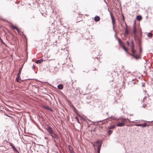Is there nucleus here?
Masks as SVG:
<instances>
[{
	"label": "nucleus",
	"mask_w": 153,
	"mask_h": 153,
	"mask_svg": "<svg viewBox=\"0 0 153 153\" xmlns=\"http://www.w3.org/2000/svg\"><path fill=\"white\" fill-rule=\"evenodd\" d=\"M20 74H18L17 75V76L16 78V81L18 82H19V83H20L21 82H20L19 81V78H20V76H19V75Z\"/></svg>",
	"instance_id": "obj_14"
},
{
	"label": "nucleus",
	"mask_w": 153,
	"mask_h": 153,
	"mask_svg": "<svg viewBox=\"0 0 153 153\" xmlns=\"http://www.w3.org/2000/svg\"><path fill=\"white\" fill-rule=\"evenodd\" d=\"M33 68H34V65L33 66Z\"/></svg>",
	"instance_id": "obj_37"
},
{
	"label": "nucleus",
	"mask_w": 153,
	"mask_h": 153,
	"mask_svg": "<svg viewBox=\"0 0 153 153\" xmlns=\"http://www.w3.org/2000/svg\"><path fill=\"white\" fill-rule=\"evenodd\" d=\"M126 27L127 26V25H126Z\"/></svg>",
	"instance_id": "obj_39"
},
{
	"label": "nucleus",
	"mask_w": 153,
	"mask_h": 153,
	"mask_svg": "<svg viewBox=\"0 0 153 153\" xmlns=\"http://www.w3.org/2000/svg\"><path fill=\"white\" fill-rule=\"evenodd\" d=\"M112 132V130H109L108 131V133L109 135H110Z\"/></svg>",
	"instance_id": "obj_28"
},
{
	"label": "nucleus",
	"mask_w": 153,
	"mask_h": 153,
	"mask_svg": "<svg viewBox=\"0 0 153 153\" xmlns=\"http://www.w3.org/2000/svg\"><path fill=\"white\" fill-rule=\"evenodd\" d=\"M33 68H34V65L33 66Z\"/></svg>",
	"instance_id": "obj_38"
},
{
	"label": "nucleus",
	"mask_w": 153,
	"mask_h": 153,
	"mask_svg": "<svg viewBox=\"0 0 153 153\" xmlns=\"http://www.w3.org/2000/svg\"><path fill=\"white\" fill-rule=\"evenodd\" d=\"M128 30L127 28H126V30H125V35H128Z\"/></svg>",
	"instance_id": "obj_22"
},
{
	"label": "nucleus",
	"mask_w": 153,
	"mask_h": 153,
	"mask_svg": "<svg viewBox=\"0 0 153 153\" xmlns=\"http://www.w3.org/2000/svg\"><path fill=\"white\" fill-rule=\"evenodd\" d=\"M116 126L118 127H123L125 126V124L123 123H119L117 124Z\"/></svg>",
	"instance_id": "obj_9"
},
{
	"label": "nucleus",
	"mask_w": 153,
	"mask_h": 153,
	"mask_svg": "<svg viewBox=\"0 0 153 153\" xmlns=\"http://www.w3.org/2000/svg\"><path fill=\"white\" fill-rule=\"evenodd\" d=\"M72 108H73V110H74V112L75 111H76V108H75V107L74 106H72Z\"/></svg>",
	"instance_id": "obj_32"
},
{
	"label": "nucleus",
	"mask_w": 153,
	"mask_h": 153,
	"mask_svg": "<svg viewBox=\"0 0 153 153\" xmlns=\"http://www.w3.org/2000/svg\"><path fill=\"white\" fill-rule=\"evenodd\" d=\"M111 117L113 120H119V119H118L114 116H111Z\"/></svg>",
	"instance_id": "obj_24"
},
{
	"label": "nucleus",
	"mask_w": 153,
	"mask_h": 153,
	"mask_svg": "<svg viewBox=\"0 0 153 153\" xmlns=\"http://www.w3.org/2000/svg\"><path fill=\"white\" fill-rule=\"evenodd\" d=\"M102 142H100V143H99V144L98 145L97 149V150H100L101 147V145H102Z\"/></svg>",
	"instance_id": "obj_11"
},
{
	"label": "nucleus",
	"mask_w": 153,
	"mask_h": 153,
	"mask_svg": "<svg viewBox=\"0 0 153 153\" xmlns=\"http://www.w3.org/2000/svg\"><path fill=\"white\" fill-rule=\"evenodd\" d=\"M122 17H123V20L124 21H125L124 17V16H123V15Z\"/></svg>",
	"instance_id": "obj_33"
},
{
	"label": "nucleus",
	"mask_w": 153,
	"mask_h": 153,
	"mask_svg": "<svg viewBox=\"0 0 153 153\" xmlns=\"http://www.w3.org/2000/svg\"><path fill=\"white\" fill-rule=\"evenodd\" d=\"M79 117L81 119H82V116H79Z\"/></svg>",
	"instance_id": "obj_36"
},
{
	"label": "nucleus",
	"mask_w": 153,
	"mask_h": 153,
	"mask_svg": "<svg viewBox=\"0 0 153 153\" xmlns=\"http://www.w3.org/2000/svg\"><path fill=\"white\" fill-rule=\"evenodd\" d=\"M58 88L60 90H62L63 88V85L61 84L57 86Z\"/></svg>",
	"instance_id": "obj_13"
},
{
	"label": "nucleus",
	"mask_w": 153,
	"mask_h": 153,
	"mask_svg": "<svg viewBox=\"0 0 153 153\" xmlns=\"http://www.w3.org/2000/svg\"><path fill=\"white\" fill-rule=\"evenodd\" d=\"M115 127V126L114 125H113L112 126H110L108 127V128L110 129H113Z\"/></svg>",
	"instance_id": "obj_23"
},
{
	"label": "nucleus",
	"mask_w": 153,
	"mask_h": 153,
	"mask_svg": "<svg viewBox=\"0 0 153 153\" xmlns=\"http://www.w3.org/2000/svg\"><path fill=\"white\" fill-rule=\"evenodd\" d=\"M69 149L71 153H74L72 148L70 145L68 146Z\"/></svg>",
	"instance_id": "obj_10"
},
{
	"label": "nucleus",
	"mask_w": 153,
	"mask_h": 153,
	"mask_svg": "<svg viewBox=\"0 0 153 153\" xmlns=\"http://www.w3.org/2000/svg\"><path fill=\"white\" fill-rule=\"evenodd\" d=\"M120 121L121 122V123H123L124 124L126 123V120L123 118H122L121 119Z\"/></svg>",
	"instance_id": "obj_18"
},
{
	"label": "nucleus",
	"mask_w": 153,
	"mask_h": 153,
	"mask_svg": "<svg viewBox=\"0 0 153 153\" xmlns=\"http://www.w3.org/2000/svg\"><path fill=\"white\" fill-rule=\"evenodd\" d=\"M136 29L135 26V23H134V25L133 26L132 28V32L134 34L135 36H136Z\"/></svg>",
	"instance_id": "obj_4"
},
{
	"label": "nucleus",
	"mask_w": 153,
	"mask_h": 153,
	"mask_svg": "<svg viewBox=\"0 0 153 153\" xmlns=\"http://www.w3.org/2000/svg\"><path fill=\"white\" fill-rule=\"evenodd\" d=\"M118 40L119 44L121 45L122 46L123 45H124V43L122 41H121L120 38H118Z\"/></svg>",
	"instance_id": "obj_15"
},
{
	"label": "nucleus",
	"mask_w": 153,
	"mask_h": 153,
	"mask_svg": "<svg viewBox=\"0 0 153 153\" xmlns=\"http://www.w3.org/2000/svg\"><path fill=\"white\" fill-rule=\"evenodd\" d=\"M100 142H101V141L100 140H97V141L95 142L93 144V146L94 147L96 146H98Z\"/></svg>",
	"instance_id": "obj_8"
},
{
	"label": "nucleus",
	"mask_w": 153,
	"mask_h": 153,
	"mask_svg": "<svg viewBox=\"0 0 153 153\" xmlns=\"http://www.w3.org/2000/svg\"><path fill=\"white\" fill-rule=\"evenodd\" d=\"M44 107L45 108L48 110H50L52 111H53V110L52 109H51V108H50L48 106H44Z\"/></svg>",
	"instance_id": "obj_20"
},
{
	"label": "nucleus",
	"mask_w": 153,
	"mask_h": 153,
	"mask_svg": "<svg viewBox=\"0 0 153 153\" xmlns=\"http://www.w3.org/2000/svg\"><path fill=\"white\" fill-rule=\"evenodd\" d=\"M10 145L15 152L19 153L18 150L16 149L14 145L12 143H10Z\"/></svg>",
	"instance_id": "obj_6"
},
{
	"label": "nucleus",
	"mask_w": 153,
	"mask_h": 153,
	"mask_svg": "<svg viewBox=\"0 0 153 153\" xmlns=\"http://www.w3.org/2000/svg\"><path fill=\"white\" fill-rule=\"evenodd\" d=\"M135 126H142V124H136L135 125Z\"/></svg>",
	"instance_id": "obj_27"
},
{
	"label": "nucleus",
	"mask_w": 153,
	"mask_h": 153,
	"mask_svg": "<svg viewBox=\"0 0 153 153\" xmlns=\"http://www.w3.org/2000/svg\"><path fill=\"white\" fill-rule=\"evenodd\" d=\"M142 52V49L141 47H140V49H139V53H140V55L141 53Z\"/></svg>",
	"instance_id": "obj_29"
},
{
	"label": "nucleus",
	"mask_w": 153,
	"mask_h": 153,
	"mask_svg": "<svg viewBox=\"0 0 153 153\" xmlns=\"http://www.w3.org/2000/svg\"><path fill=\"white\" fill-rule=\"evenodd\" d=\"M152 34L151 33H149L148 34V36L149 37H152Z\"/></svg>",
	"instance_id": "obj_25"
},
{
	"label": "nucleus",
	"mask_w": 153,
	"mask_h": 153,
	"mask_svg": "<svg viewBox=\"0 0 153 153\" xmlns=\"http://www.w3.org/2000/svg\"><path fill=\"white\" fill-rule=\"evenodd\" d=\"M126 43L128 46H130V44L129 43V42L128 41H127Z\"/></svg>",
	"instance_id": "obj_30"
},
{
	"label": "nucleus",
	"mask_w": 153,
	"mask_h": 153,
	"mask_svg": "<svg viewBox=\"0 0 153 153\" xmlns=\"http://www.w3.org/2000/svg\"><path fill=\"white\" fill-rule=\"evenodd\" d=\"M46 129L47 131L51 135L53 133V131L52 130L51 127L48 126L46 128Z\"/></svg>",
	"instance_id": "obj_3"
},
{
	"label": "nucleus",
	"mask_w": 153,
	"mask_h": 153,
	"mask_svg": "<svg viewBox=\"0 0 153 153\" xmlns=\"http://www.w3.org/2000/svg\"><path fill=\"white\" fill-rule=\"evenodd\" d=\"M51 135L52 137L54 139V141H55V139L57 140L59 138V137L56 134L54 133H53V134H52Z\"/></svg>",
	"instance_id": "obj_5"
},
{
	"label": "nucleus",
	"mask_w": 153,
	"mask_h": 153,
	"mask_svg": "<svg viewBox=\"0 0 153 153\" xmlns=\"http://www.w3.org/2000/svg\"><path fill=\"white\" fill-rule=\"evenodd\" d=\"M108 11L109 12L110 14L111 17V21H112V25H113V30H114V22L115 21V18L114 17V16L113 15V14L109 10V8L108 9Z\"/></svg>",
	"instance_id": "obj_2"
},
{
	"label": "nucleus",
	"mask_w": 153,
	"mask_h": 153,
	"mask_svg": "<svg viewBox=\"0 0 153 153\" xmlns=\"http://www.w3.org/2000/svg\"><path fill=\"white\" fill-rule=\"evenodd\" d=\"M100 19L99 16H97L95 17L94 20L96 22L99 21Z\"/></svg>",
	"instance_id": "obj_12"
},
{
	"label": "nucleus",
	"mask_w": 153,
	"mask_h": 153,
	"mask_svg": "<svg viewBox=\"0 0 153 153\" xmlns=\"http://www.w3.org/2000/svg\"><path fill=\"white\" fill-rule=\"evenodd\" d=\"M76 119L77 120V121L78 123H79L80 124V122H79V119H78V118L77 117H76Z\"/></svg>",
	"instance_id": "obj_31"
},
{
	"label": "nucleus",
	"mask_w": 153,
	"mask_h": 153,
	"mask_svg": "<svg viewBox=\"0 0 153 153\" xmlns=\"http://www.w3.org/2000/svg\"><path fill=\"white\" fill-rule=\"evenodd\" d=\"M11 27L13 29H16L18 32V33H19L20 30L17 27L14 26V25H12L11 26Z\"/></svg>",
	"instance_id": "obj_7"
},
{
	"label": "nucleus",
	"mask_w": 153,
	"mask_h": 153,
	"mask_svg": "<svg viewBox=\"0 0 153 153\" xmlns=\"http://www.w3.org/2000/svg\"><path fill=\"white\" fill-rule=\"evenodd\" d=\"M146 126L149 127V124H147L146 123H144L142 124V126L143 127H146Z\"/></svg>",
	"instance_id": "obj_21"
},
{
	"label": "nucleus",
	"mask_w": 153,
	"mask_h": 153,
	"mask_svg": "<svg viewBox=\"0 0 153 153\" xmlns=\"http://www.w3.org/2000/svg\"><path fill=\"white\" fill-rule=\"evenodd\" d=\"M43 61V60L42 59H40L36 61V63L37 64H40Z\"/></svg>",
	"instance_id": "obj_17"
},
{
	"label": "nucleus",
	"mask_w": 153,
	"mask_h": 153,
	"mask_svg": "<svg viewBox=\"0 0 153 153\" xmlns=\"http://www.w3.org/2000/svg\"><path fill=\"white\" fill-rule=\"evenodd\" d=\"M123 46V49L126 52H127V49H126V47H125V45H123L122 46Z\"/></svg>",
	"instance_id": "obj_26"
},
{
	"label": "nucleus",
	"mask_w": 153,
	"mask_h": 153,
	"mask_svg": "<svg viewBox=\"0 0 153 153\" xmlns=\"http://www.w3.org/2000/svg\"><path fill=\"white\" fill-rule=\"evenodd\" d=\"M23 64H22L21 65V67H20L19 70V72L18 73V74H20L21 73V70L23 67Z\"/></svg>",
	"instance_id": "obj_19"
},
{
	"label": "nucleus",
	"mask_w": 153,
	"mask_h": 153,
	"mask_svg": "<svg viewBox=\"0 0 153 153\" xmlns=\"http://www.w3.org/2000/svg\"><path fill=\"white\" fill-rule=\"evenodd\" d=\"M1 44H4L5 45V43L2 40H1Z\"/></svg>",
	"instance_id": "obj_34"
},
{
	"label": "nucleus",
	"mask_w": 153,
	"mask_h": 153,
	"mask_svg": "<svg viewBox=\"0 0 153 153\" xmlns=\"http://www.w3.org/2000/svg\"><path fill=\"white\" fill-rule=\"evenodd\" d=\"M131 45L130 46L131 48V51L132 53V54H130V55L133 56L136 60H138L140 58V56H139L138 54H136V51L134 49V45L133 41L132 40H131Z\"/></svg>",
	"instance_id": "obj_1"
},
{
	"label": "nucleus",
	"mask_w": 153,
	"mask_h": 153,
	"mask_svg": "<svg viewBox=\"0 0 153 153\" xmlns=\"http://www.w3.org/2000/svg\"><path fill=\"white\" fill-rule=\"evenodd\" d=\"M100 150H97L98 153H100Z\"/></svg>",
	"instance_id": "obj_35"
},
{
	"label": "nucleus",
	"mask_w": 153,
	"mask_h": 153,
	"mask_svg": "<svg viewBox=\"0 0 153 153\" xmlns=\"http://www.w3.org/2000/svg\"><path fill=\"white\" fill-rule=\"evenodd\" d=\"M142 17L141 16L138 15L136 17V19L138 21H140L142 19Z\"/></svg>",
	"instance_id": "obj_16"
}]
</instances>
